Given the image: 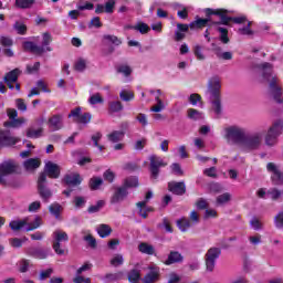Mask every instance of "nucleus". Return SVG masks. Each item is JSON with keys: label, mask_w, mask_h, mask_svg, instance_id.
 <instances>
[{"label": "nucleus", "mask_w": 283, "mask_h": 283, "mask_svg": "<svg viewBox=\"0 0 283 283\" xmlns=\"http://www.w3.org/2000/svg\"><path fill=\"white\" fill-rule=\"evenodd\" d=\"M44 171L39 176L38 179V191L44 202H48L52 198V191L48 188V176L49 178H59L61 176V168L59 165L46 161Z\"/></svg>", "instance_id": "f257e3e1"}, {"label": "nucleus", "mask_w": 283, "mask_h": 283, "mask_svg": "<svg viewBox=\"0 0 283 283\" xmlns=\"http://www.w3.org/2000/svg\"><path fill=\"white\" fill-rule=\"evenodd\" d=\"M259 70L262 72L264 81L269 83V95L276 102L283 103V92L280 80L273 74V64L264 62L260 64Z\"/></svg>", "instance_id": "f03ea898"}, {"label": "nucleus", "mask_w": 283, "mask_h": 283, "mask_svg": "<svg viewBox=\"0 0 283 283\" xmlns=\"http://www.w3.org/2000/svg\"><path fill=\"white\" fill-rule=\"evenodd\" d=\"M221 87L222 85L220 84L219 77L210 78L208 83V92L210 94V103L217 118H220V115L222 114V103L220 102Z\"/></svg>", "instance_id": "7ed1b4c3"}, {"label": "nucleus", "mask_w": 283, "mask_h": 283, "mask_svg": "<svg viewBox=\"0 0 283 283\" xmlns=\"http://www.w3.org/2000/svg\"><path fill=\"white\" fill-rule=\"evenodd\" d=\"M263 138L264 134L262 132H255L250 135H247L245 133L241 147L244 151H255V149H260V147H262Z\"/></svg>", "instance_id": "20e7f679"}, {"label": "nucleus", "mask_w": 283, "mask_h": 283, "mask_svg": "<svg viewBox=\"0 0 283 283\" xmlns=\"http://www.w3.org/2000/svg\"><path fill=\"white\" fill-rule=\"evenodd\" d=\"M9 227L12 231H21V229H24V231H34V229L41 227V217H35L33 221H30L29 218L12 220Z\"/></svg>", "instance_id": "39448f33"}, {"label": "nucleus", "mask_w": 283, "mask_h": 283, "mask_svg": "<svg viewBox=\"0 0 283 283\" xmlns=\"http://www.w3.org/2000/svg\"><path fill=\"white\" fill-rule=\"evenodd\" d=\"M224 138L228 143L232 145H241L244 142V136L247 135V129L240 126H230L224 129Z\"/></svg>", "instance_id": "423d86ee"}, {"label": "nucleus", "mask_w": 283, "mask_h": 283, "mask_svg": "<svg viewBox=\"0 0 283 283\" xmlns=\"http://www.w3.org/2000/svg\"><path fill=\"white\" fill-rule=\"evenodd\" d=\"M282 132L283 120L279 119L269 128L268 134L265 136V145H268V147H273V145L277 143V136H280Z\"/></svg>", "instance_id": "0eeeda50"}, {"label": "nucleus", "mask_w": 283, "mask_h": 283, "mask_svg": "<svg viewBox=\"0 0 283 283\" xmlns=\"http://www.w3.org/2000/svg\"><path fill=\"white\" fill-rule=\"evenodd\" d=\"M266 171L271 175V180L273 185L281 187L283 185V172L280 169V166L275 163H268L266 164Z\"/></svg>", "instance_id": "6e6552de"}, {"label": "nucleus", "mask_w": 283, "mask_h": 283, "mask_svg": "<svg viewBox=\"0 0 283 283\" xmlns=\"http://www.w3.org/2000/svg\"><path fill=\"white\" fill-rule=\"evenodd\" d=\"M52 235L53 250L57 255H63V253H65V250L61 249V243L67 242V240H70V237L63 230H55Z\"/></svg>", "instance_id": "1a4fd4ad"}, {"label": "nucleus", "mask_w": 283, "mask_h": 283, "mask_svg": "<svg viewBox=\"0 0 283 283\" xmlns=\"http://www.w3.org/2000/svg\"><path fill=\"white\" fill-rule=\"evenodd\" d=\"M19 169V166L14 160H7L0 164V185H6V176L14 174Z\"/></svg>", "instance_id": "9d476101"}, {"label": "nucleus", "mask_w": 283, "mask_h": 283, "mask_svg": "<svg viewBox=\"0 0 283 283\" xmlns=\"http://www.w3.org/2000/svg\"><path fill=\"white\" fill-rule=\"evenodd\" d=\"M222 253V250L220 248H210L208 252L206 253V269L210 273L216 269V262L218 258H220V254Z\"/></svg>", "instance_id": "9b49d317"}, {"label": "nucleus", "mask_w": 283, "mask_h": 283, "mask_svg": "<svg viewBox=\"0 0 283 283\" xmlns=\"http://www.w3.org/2000/svg\"><path fill=\"white\" fill-rule=\"evenodd\" d=\"M150 160V177L153 180L158 179L160 174V167H167V163L161 157L153 155L149 157Z\"/></svg>", "instance_id": "f8f14e48"}, {"label": "nucleus", "mask_w": 283, "mask_h": 283, "mask_svg": "<svg viewBox=\"0 0 283 283\" xmlns=\"http://www.w3.org/2000/svg\"><path fill=\"white\" fill-rule=\"evenodd\" d=\"M17 143H21V138L12 136L10 130H0V147H12Z\"/></svg>", "instance_id": "ddd939ff"}, {"label": "nucleus", "mask_w": 283, "mask_h": 283, "mask_svg": "<svg viewBox=\"0 0 283 283\" xmlns=\"http://www.w3.org/2000/svg\"><path fill=\"white\" fill-rule=\"evenodd\" d=\"M69 118H74L75 123H81L82 125H87L92 120V114L84 113L81 114V107H76L71 111Z\"/></svg>", "instance_id": "4468645a"}, {"label": "nucleus", "mask_w": 283, "mask_h": 283, "mask_svg": "<svg viewBox=\"0 0 283 283\" xmlns=\"http://www.w3.org/2000/svg\"><path fill=\"white\" fill-rule=\"evenodd\" d=\"M19 76H21V70L14 69L8 72L3 78L4 83H7L9 90H14V84L19 81Z\"/></svg>", "instance_id": "2eb2a0df"}, {"label": "nucleus", "mask_w": 283, "mask_h": 283, "mask_svg": "<svg viewBox=\"0 0 283 283\" xmlns=\"http://www.w3.org/2000/svg\"><path fill=\"white\" fill-rule=\"evenodd\" d=\"M154 198V192H151V190H149L146 196H145V200L144 201H139L137 203V208L139 211V216L142 218H147V211H151L150 208H147V202H149V200H151Z\"/></svg>", "instance_id": "dca6fc26"}, {"label": "nucleus", "mask_w": 283, "mask_h": 283, "mask_svg": "<svg viewBox=\"0 0 283 283\" xmlns=\"http://www.w3.org/2000/svg\"><path fill=\"white\" fill-rule=\"evenodd\" d=\"M168 190L175 196H185L187 191V186L182 181H170L168 184Z\"/></svg>", "instance_id": "f3484780"}, {"label": "nucleus", "mask_w": 283, "mask_h": 283, "mask_svg": "<svg viewBox=\"0 0 283 283\" xmlns=\"http://www.w3.org/2000/svg\"><path fill=\"white\" fill-rule=\"evenodd\" d=\"M48 125L51 132H59V129H63V115H52L48 120Z\"/></svg>", "instance_id": "a211bd4d"}, {"label": "nucleus", "mask_w": 283, "mask_h": 283, "mask_svg": "<svg viewBox=\"0 0 283 283\" xmlns=\"http://www.w3.org/2000/svg\"><path fill=\"white\" fill-rule=\"evenodd\" d=\"M160 276V269L158 266H150L149 268V273H147L144 279L143 282L144 283H154V282H158V277Z\"/></svg>", "instance_id": "6ab92c4d"}, {"label": "nucleus", "mask_w": 283, "mask_h": 283, "mask_svg": "<svg viewBox=\"0 0 283 283\" xmlns=\"http://www.w3.org/2000/svg\"><path fill=\"white\" fill-rule=\"evenodd\" d=\"M127 190L124 188V186L117 188L111 198V205H118V202H123L125 198H127Z\"/></svg>", "instance_id": "aec40b11"}, {"label": "nucleus", "mask_w": 283, "mask_h": 283, "mask_svg": "<svg viewBox=\"0 0 283 283\" xmlns=\"http://www.w3.org/2000/svg\"><path fill=\"white\" fill-rule=\"evenodd\" d=\"M184 260H185V256H182L180 252L170 251L164 264H166V266H171V264H180V262H184Z\"/></svg>", "instance_id": "412c9836"}, {"label": "nucleus", "mask_w": 283, "mask_h": 283, "mask_svg": "<svg viewBox=\"0 0 283 283\" xmlns=\"http://www.w3.org/2000/svg\"><path fill=\"white\" fill-rule=\"evenodd\" d=\"M64 182L69 187H77V185H81V182H83V179L78 174H69V175H65Z\"/></svg>", "instance_id": "4be33fe9"}, {"label": "nucleus", "mask_w": 283, "mask_h": 283, "mask_svg": "<svg viewBox=\"0 0 283 283\" xmlns=\"http://www.w3.org/2000/svg\"><path fill=\"white\" fill-rule=\"evenodd\" d=\"M28 123V119L24 117H20L11 120H7L3 123V127L10 128L12 127L13 129H19V127H23Z\"/></svg>", "instance_id": "5701e85b"}, {"label": "nucleus", "mask_w": 283, "mask_h": 283, "mask_svg": "<svg viewBox=\"0 0 283 283\" xmlns=\"http://www.w3.org/2000/svg\"><path fill=\"white\" fill-rule=\"evenodd\" d=\"M51 250L50 249H32L29 251V255H32V258H35L36 260H45L48 255H50Z\"/></svg>", "instance_id": "b1692460"}, {"label": "nucleus", "mask_w": 283, "mask_h": 283, "mask_svg": "<svg viewBox=\"0 0 283 283\" xmlns=\"http://www.w3.org/2000/svg\"><path fill=\"white\" fill-rule=\"evenodd\" d=\"M50 43H52V34H50V32H44L42 34V45H39V48H43L44 52H52Z\"/></svg>", "instance_id": "393cba45"}, {"label": "nucleus", "mask_w": 283, "mask_h": 283, "mask_svg": "<svg viewBox=\"0 0 283 283\" xmlns=\"http://www.w3.org/2000/svg\"><path fill=\"white\" fill-rule=\"evenodd\" d=\"M125 138V130H114L111 134L107 135V139L109 143H120Z\"/></svg>", "instance_id": "a878e982"}, {"label": "nucleus", "mask_w": 283, "mask_h": 283, "mask_svg": "<svg viewBox=\"0 0 283 283\" xmlns=\"http://www.w3.org/2000/svg\"><path fill=\"white\" fill-rule=\"evenodd\" d=\"M23 167L27 171H34V169L41 167V161L39 159L30 158L23 163Z\"/></svg>", "instance_id": "bb28decb"}, {"label": "nucleus", "mask_w": 283, "mask_h": 283, "mask_svg": "<svg viewBox=\"0 0 283 283\" xmlns=\"http://www.w3.org/2000/svg\"><path fill=\"white\" fill-rule=\"evenodd\" d=\"M23 48L29 50V52H34V54L45 53V49L40 48L39 45L34 44V42H23Z\"/></svg>", "instance_id": "cd10ccee"}, {"label": "nucleus", "mask_w": 283, "mask_h": 283, "mask_svg": "<svg viewBox=\"0 0 283 283\" xmlns=\"http://www.w3.org/2000/svg\"><path fill=\"white\" fill-rule=\"evenodd\" d=\"M105 283H114L123 280V272L108 273L102 279Z\"/></svg>", "instance_id": "c85d7f7f"}, {"label": "nucleus", "mask_w": 283, "mask_h": 283, "mask_svg": "<svg viewBox=\"0 0 283 283\" xmlns=\"http://www.w3.org/2000/svg\"><path fill=\"white\" fill-rule=\"evenodd\" d=\"M96 231L99 238H109V235H112V227H109L108 224H99L96 228Z\"/></svg>", "instance_id": "c756f323"}, {"label": "nucleus", "mask_w": 283, "mask_h": 283, "mask_svg": "<svg viewBox=\"0 0 283 283\" xmlns=\"http://www.w3.org/2000/svg\"><path fill=\"white\" fill-rule=\"evenodd\" d=\"M238 34L241 36H253L254 32L251 30V21H247L243 27L238 29Z\"/></svg>", "instance_id": "7c9ffc66"}, {"label": "nucleus", "mask_w": 283, "mask_h": 283, "mask_svg": "<svg viewBox=\"0 0 283 283\" xmlns=\"http://www.w3.org/2000/svg\"><path fill=\"white\" fill-rule=\"evenodd\" d=\"M138 177H128L124 180L123 187L127 191V189H134L138 187Z\"/></svg>", "instance_id": "2f4dec72"}, {"label": "nucleus", "mask_w": 283, "mask_h": 283, "mask_svg": "<svg viewBox=\"0 0 283 283\" xmlns=\"http://www.w3.org/2000/svg\"><path fill=\"white\" fill-rule=\"evenodd\" d=\"M155 101L157 104L150 108V112H155V114H158L167 107V104H165V102L160 99V96H155Z\"/></svg>", "instance_id": "473e14b6"}, {"label": "nucleus", "mask_w": 283, "mask_h": 283, "mask_svg": "<svg viewBox=\"0 0 283 283\" xmlns=\"http://www.w3.org/2000/svg\"><path fill=\"white\" fill-rule=\"evenodd\" d=\"M177 227L182 232L189 231V229H191V221H189V219H187V218H181V219L177 220Z\"/></svg>", "instance_id": "72a5a7b5"}, {"label": "nucleus", "mask_w": 283, "mask_h": 283, "mask_svg": "<svg viewBox=\"0 0 283 283\" xmlns=\"http://www.w3.org/2000/svg\"><path fill=\"white\" fill-rule=\"evenodd\" d=\"M35 0H15V6L20 8V10H28L34 6Z\"/></svg>", "instance_id": "f704fd0d"}, {"label": "nucleus", "mask_w": 283, "mask_h": 283, "mask_svg": "<svg viewBox=\"0 0 283 283\" xmlns=\"http://www.w3.org/2000/svg\"><path fill=\"white\" fill-rule=\"evenodd\" d=\"M231 201V193L224 192L217 197V206L218 207H224L228 202Z\"/></svg>", "instance_id": "c9c22d12"}, {"label": "nucleus", "mask_w": 283, "mask_h": 283, "mask_svg": "<svg viewBox=\"0 0 283 283\" xmlns=\"http://www.w3.org/2000/svg\"><path fill=\"white\" fill-rule=\"evenodd\" d=\"M138 250L140 251V253H145L146 255H154L155 253L154 245L148 243H140L138 245Z\"/></svg>", "instance_id": "e433bc0d"}, {"label": "nucleus", "mask_w": 283, "mask_h": 283, "mask_svg": "<svg viewBox=\"0 0 283 283\" xmlns=\"http://www.w3.org/2000/svg\"><path fill=\"white\" fill-rule=\"evenodd\" d=\"M283 196V190H280L277 188H271L268 190V198L271 200H280V198Z\"/></svg>", "instance_id": "4c0bfd02"}, {"label": "nucleus", "mask_w": 283, "mask_h": 283, "mask_svg": "<svg viewBox=\"0 0 283 283\" xmlns=\"http://www.w3.org/2000/svg\"><path fill=\"white\" fill-rule=\"evenodd\" d=\"M209 23V19H202V18H197L195 21H192L189 27L191 30H196V28H205Z\"/></svg>", "instance_id": "58836bf2"}, {"label": "nucleus", "mask_w": 283, "mask_h": 283, "mask_svg": "<svg viewBox=\"0 0 283 283\" xmlns=\"http://www.w3.org/2000/svg\"><path fill=\"white\" fill-rule=\"evenodd\" d=\"M188 101L193 106L199 105V107H203V105H202V96H200V94H198V93H192L188 97Z\"/></svg>", "instance_id": "ea45409f"}, {"label": "nucleus", "mask_w": 283, "mask_h": 283, "mask_svg": "<svg viewBox=\"0 0 283 283\" xmlns=\"http://www.w3.org/2000/svg\"><path fill=\"white\" fill-rule=\"evenodd\" d=\"M43 136V128H29L27 130V138H41Z\"/></svg>", "instance_id": "a19ab883"}, {"label": "nucleus", "mask_w": 283, "mask_h": 283, "mask_svg": "<svg viewBox=\"0 0 283 283\" xmlns=\"http://www.w3.org/2000/svg\"><path fill=\"white\" fill-rule=\"evenodd\" d=\"M124 263H125V258H123V254H115L111 259L112 266H115V268L123 266Z\"/></svg>", "instance_id": "79ce46f5"}, {"label": "nucleus", "mask_w": 283, "mask_h": 283, "mask_svg": "<svg viewBox=\"0 0 283 283\" xmlns=\"http://www.w3.org/2000/svg\"><path fill=\"white\" fill-rule=\"evenodd\" d=\"M128 281L130 283H138L140 282V270H132L129 273H128Z\"/></svg>", "instance_id": "37998d69"}, {"label": "nucleus", "mask_w": 283, "mask_h": 283, "mask_svg": "<svg viewBox=\"0 0 283 283\" xmlns=\"http://www.w3.org/2000/svg\"><path fill=\"white\" fill-rule=\"evenodd\" d=\"M117 74H123L124 76H129L132 74V67L126 64H120L116 66Z\"/></svg>", "instance_id": "c03bdc74"}, {"label": "nucleus", "mask_w": 283, "mask_h": 283, "mask_svg": "<svg viewBox=\"0 0 283 283\" xmlns=\"http://www.w3.org/2000/svg\"><path fill=\"white\" fill-rule=\"evenodd\" d=\"M188 117H190L192 120H200L205 118V115L196 108H189L188 109Z\"/></svg>", "instance_id": "a18cd8bd"}, {"label": "nucleus", "mask_w": 283, "mask_h": 283, "mask_svg": "<svg viewBox=\"0 0 283 283\" xmlns=\"http://www.w3.org/2000/svg\"><path fill=\"white\" fill-rule=\"evenodd\" d=\"M103 39L106 41V43H111V45H120L123 43V41H120V39H118L116 35L106 34L103 36Z\"/></svg>", "instance_id": "49530a36"}, {"label": "nucleus", "mask_w": 283, "mask_h": 283, "mask_svg": "<svg viewBox=\"0 0 283 283\" xmlns=\"http://www.w3.org/2000/svg\"><path fill=\"white\" fill-rule=\"evenodd\" d=\"M101 185H103V179L101 177H93L90 180V187L93 191H96V189H101Z\"/></svg>", "instance_id": "de8ad7c7"}, {"label": "nucleus", "mask_w": 283, "mask_h": 283, "mask_svg": "<svg viewBox=\"0 0 283 283\" xmlns=\"http://www.w3.org/2000/svg\"><path fill=\"white\" fill-rule=\"evenodd\" d=\"M133 30H137L140 34H147L151 29L147 25L145 22H139L135 27H133Z\"/></svg>", "instance_id": "09e8293b"}, {"label": "nucleus", "mask_w": 283, "mask_h": 283, "mask_svg": "<svg viewBox=\"0 0 283 283\" xmlns=\"http://www.w3.org/2000/svg\"><path fill=\"white\" fill-rule=\"evenodd\" d=\"M218 32L220 33V41L224 44L229 43V30H227V28L219 27Z\"/></svg>", "instance_id": "8fccbe9b"}, {"label": "nucleus", "mask_w": 283, "mask_h": 283, "mask_svg": "<svg viewBox=\"0 0 283 283\" xmlns=\"http://www.w3.org/2000/svg\"><path fill=\"white\" fill-rule=\"evenodd\" d=\"M119 98H122L125 103H129V101H134V93L130 91L123 90L119 93Z\"/></svg>", "instance_id": "3c124183"}, {"label": "nucleus", "mask_w": 283, "mask_h": 283, "mask_svg": "<svg viewBox=\"0 0 283 283\" xmlns=\"http://www.w3.org/2000/svg\"><path fill=\"white\" fill-rule=\"evenodd\" d=\"M193 54L198 61H205L206 59L205 53L202 52V46H200L199 44L193 46Z\"/></svg>", "instance_id": "603ef678"}, {"label": "nucleus", "mask_w": 283, "mask_h": 283, "mask_svg": "<svg viewBox=\"0 0 283 283\" xmlns=\"http://www.w3.org/2000/svg\"><path fill=\"white\" fill-rule=\"evenodd\" d=\"M13 30H15L17 34H25V32H28V27H25L23 22H15L13 24Z\"/></svg>", "instance_id": "864d4df0"}, {"label": "nucleus", "mask_w": 283, "mask_h": 283, "mask_svg": "<svg viewBox=\"0 0 283 283\" xmlns=\"http://www.w3.org/2000/svg\"><path fill=\"white\" fill-rule=\"evenodd\" d=\"M49 211L52 216L55 218H59L61 216V205L59 203H53L50 206Z\"/></svg>", "instance_id": "5fc2aeb1"}, {"label": "nucleus", "mask_w": 283, "mask_h": 283, "mask_svg": "<svg viewBox=\"0 0 283 283\" xmlns=\"http://www.w3.org/2000/svg\"><path fill=\"white\" fill-rule=\"evenodd\" d=\"M104 206H105V201L99 200V201H97L96 205L91 206L88 208V213H98V211H101V209H103Z\"/></svg>", "instance_id": "6e6d98bb"}, {"label": "nucleus", "mask_w": 283, "mask_h": 283, "mask_svg": "<svg viewBox=\"0 0 283 283\" xmlns=\"http://www.w3.org/2000/svg\"><path fill=\"white\" fill-rule=\"evenodd\" d=\"M27 240H28L27 238H24L23 240L19 239V238H14V239L10 240V244L14 249H19V248L23 247V242H27Z\"/></svg>", "instance_id": "4d7b16f0"}, {"label": "nucleus", "mask_w": 283, "mask_h": 283, "mask_svg": "<svg viewBox=\"0 0 283 283\" xmlns=\"http://www.w3.org/2000/svg\"><path fill=\"white\" fill-rule=\"evenodd\" d=\"M206 12H207L208 17H210V14H214L216 17L221 18V15L227 14V10H223V9H217V10L206 9Z\"/></svg>", "instance_id": "13d9d810"}, {"label": "nucleus", "mask_w": 283, "mask_h": 283, "mask_svg": "<svg viewBox=\"0 0 283 283\" xmlns=\"http://www.w3.org/2000/svg\"><path fill=\"white\" fill-rule=\"evenodd\" d=\"M88 102L91 103V105H98V103H103V97L99 93H96L90 97Z\"/></svg>", "instance_id": "bf43d9fd"}, {"label": "nucleus", "mask_w": 283, "mask_h": 283, "mask_svg": "<svg viewBox=\"0 0 283 283\" xmlns=\"http://www.w3.org/2000/svg\"><path fill=\"white\" fill-rule=\"evenodd\" d=\"M101 138H103V135L101 133H95L92 136V140L94 143V147H97L99 149V151H103V146L98 145V140H101Z\"/></svg>", "instance_id": "052dcab7"}, {"label": "nucleus", "mask_w": 283, "mask_h": 283, "mask_svg": "<svg viewBox=\"0 0 283 283\" xmlns=\"http://www.w3.org/2000/svg\"><path fill=\"white\" fill-rule=\"evenodd\" d=\"M115 6H116L115 0H108L104 6L105 12H107L108 14H112V12H114V7Z\"/></svg>", "instance_id": "680f3d73"}, {"label": "nucleus", "mask_w": 283, "mask_h": 283, "mask_svg": "<svg viewBox=\"0 0 283 283\" xmlns=\"http://www.w3.org/2000/svg\"><path fill=\"white\" fill-rule=\"evenodd\" d=\"M250 227L254 230V231H260V229H262V223L260 222V220H258V218H252L250 221Z\"/></svg>", "instance_id": "e2e57ef3"}, {"label": "nucleus", "mask_w": 283, "mask_h": 283, "mask_svg": "<svg viewBox=\"0 0 283 283\" xmlns=\"http://www.w3.org/2000/svg\"><path fill=\"white\" fill-rule=\"evenodd\" d=\"M136 120L140 123L142 127H147L149 125V122H147V115L139 113L136 117Z\"/></svg>", "instance_id": "0e129e2a"}, {"label": "nucleus", "mask_w": 283, "mask_h": 283, "mask_svg": "<svg viewBox=\"0 0 283 283\" xmlns=\"http://www.w3.org/2000/svg\"><path fill=\"white\" fill-rule=\"evenodd\" d=\"M85 202H87L85 197H75L74 205L76 209H83V207H85Z\"/></svg>", "instance_id": "69168bd1"}, {"label": "nucleus", "mask_w": 283, "mask_h": 283, "mask_svg": "<svg viewBox=\"0 0 283 283\" xmlns=\"http://www.w3.org/2000/svg\"><path fill=\"white\" fill-rule=\"evenodd\" d=\"M15 105L20 112H28V105L22 98H18Z\"/></svg>", "instance_id": "338daca9"}, {"label": "nucleus", "mask_w": 283, "mask_h": 283, "mask_svg": "<svg viewBox=\"0 0 283 283\" xmlns=\"http://www.w3.org/2000/svg\"><path fill=\"white\" fill-rule=\"evenodd\" d=\"M109 107H111V109H112L113 112H122V109H123V104H122L120 102L116 101V102H112V103L109 104Z\"/></svg>", "instance_id": "774afa93"}]
</instances>
